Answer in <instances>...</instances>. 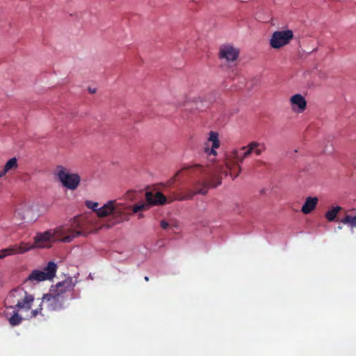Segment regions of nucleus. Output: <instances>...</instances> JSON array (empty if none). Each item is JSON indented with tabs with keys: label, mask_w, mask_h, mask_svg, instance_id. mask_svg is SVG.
<instances>
[{
	"label": "nucleus",
	"mask_w": 356,
	"mask_h": 356,
	"mask_svg": "<svg viewBox=\"0 0 356 356\" xmlns=\"http://www.w3.org/2000/svg\"><path fill=\"white\" fill-rule=\"evenodd\" d=\"M161 228L166 229L168 227V222L165 220L161 221Z\"/></svg>",
	"instance_id": "obj_22"
},
{
	"label": "nucleus",
	"mask_w": 356,
	"mask_h": 356,
	"mask_svg": "<svg viewBox=\"0 0 356 356\" xmlns=\"http://www.w3.org/2000/svg\"><path fill=\"white\" fill-rule=\"evenodd\" d=\"M318 201V200H317L316 197H307L303 207H302V212H303L305 214H308L314 211V208L316 207Z\"/></svg>",
	"instance_id": "obj_14"
},
{
	"label": "nucleus",
	"mask_w": 356,
	"mask_h": 356,
	"mask_svg": "<svg viewBox=\"0 0 356 356\" xmlns=\"http://www.w3.org/2000/svg\"><path fill=\"white\" fill-rule=\"evenodd\" d=\"M238 49L231 44H222L220 47L218 58L227 62H232L237 60Z\"/></svg>",
	"instance_id": "obj_10"
},
{
	"label": "nucleus",
	"mask_w": 356,
	"mask_h": 356,
	"mask_svg": "<svg viewBox=\"0 0 356 356\" xmlns=\"http://www.w3.org/2000/svg\"><path fill=\"white\" fill-rule=\"evenodd\" d=\"M139 218H143V215H142V213H140V214H139Z\"/></svg>",
	"instance_id": "obj_29"
},
{
	"label": "nucleus",
	"mask_w": 356,
	"mask_h": 356,
	"mask_svg": "<svg viewBox=\"0 0 356 356\" xmlns=\"http://www.w3.org/2000/svg\"><path fill=\"white\" fill-rule=\"evenodd\" d=\"M40 311H42L41 307L36 309L35 310H32V312H31L32 316L35 317L38 314H40Z\"/></svg>",
	"instance_id": "obj_21"
},
{
	"label": "nucleus",
	"mask_w": 356,
	"mask_h": 356,
	"mask_svg": "<svg viewBox=\"0 0 356 356\" xmlns=\"http://www.w3.org/2000/svg\"><path fill=\"white\" fill-rule=\"evenodd\" d=\"M54 175L60 180L61 186L70 191H75L80 184V176L77 173L71 172L63 165L56 166Z\"/></svg>",
	"instance_id": "obj_7"
},
{
	"label": "nucleus",
	"mask_w": 356,
	"mask_h": 356,
	"mask_svg": "<svg viewBox=\"0 0 356 356\" xmlns=\"http://www.w3.org/2000/svg\"><path fill=\"white\" fill-rule=\"evenodd\" d=\"M290 103H291L292 109L296 111L298 108V112L302 113L307 108V102L303 96L300 94H296L290 98Z\"/></svg>",
	"instance_id": "obj_13"
},
{
	"label": "nucleus",
	"mask_w": 356,
	"mask_h": 356,
	"mask_svg": "<svg viewBox=\"0 0 356 356\" xmlns=\"http://www.w3.org/2000/svg\"><path fill=\"white\" fill-rule=\"evenodd\" d=\"M182 172H185L188 175L193 174L199 175V179L194 181L193 190L188 191L186 195L184 196L176 197L175 198L170 197L168 199L160 192H157L156 193L152 192H146V193H145V197H146L147 202L149 204L156 206H163L166 203H171L174 201L191 200L197 194L205 195L209 191V188H216L221 184L220 178H219L216 172L208 171L206 168L198 165L195 166L182 168V169L177 171V174L175 175V177L170 179V184H173L178 175Z\"/></svg>",
	"instance_id": "obj_1"
},
{
	"label": "nucleus",
	"mask_w": 356,
	"mask_h": 356,
	"mask_svg": "<svg viewBox=\"0 0 356 356\" xmlns=\"http://www.w3.org/2000/svg\"><path fill=\"white\" fill-rule=\"evenodd\" d=\"M15 168H17V159H16V158H13L6 163L3 170H6V171H10Z\"/></svg>",
	"instance_id": "obj_19"
},
{
	"label": "nucleus",
	"mask_w": 356,
	"mask_h": 356,
	"mask_svg": "<svg viewBox=\"0 0 356 356\" xmlns=\"http://www.w3.org/2000/svg\"><path fill=\"white\" fill-rule=\"evenodd\" d=\"M20 206H22V207H25V208L29 209V207H28L27 205H26L25 204H22V205H20Z\"/></svg>",
	"instance_id": "obj_26"
},
{
	"label": "nucleus",
	"mask_w": 356,
	"mask_h": 356,
	"mask_svg": "<svg viewBox=\"0 0 356 356\" xmlns=\"http://www.w3.org/2000/svg\"><path fill=\"white\" fill-rule=\"evenodd\" d=\"M241 148L248 153L254 154L257 156H259L266 150V145L264 143L252 141L247 146H243Z\"/></svg>",
	"instance_id": "obj_12"
},
{
	"label": "nucleus",
	"mask_w": 356,
	"mask_h": 356,
	"mask_svg": "<svg viewBox=\"0 0 356 356\" xmlns=\"http://www.w3.org/2000/svg\"><path fill=\"white\" fill-rule=\"evenodd\" d=\"M145 281L146 282H149V277L147 276H145V278H144Z\"/></svg>",
	"instance_id": "obj_27"
},
{
	"label": "nucleus",
	"mask_w": 356,
	"mask_h": 356,
	"mask_svg": "<svg viewBox=\"0 0 356 356\" xmlns=\"http://www.w3.org/2000/svg\"><path fill=\"white\" fill-rule=\"evenodd\" d=\"M90 231L85 229L80 222V218H75L71 227H60L55 230H49L43 233L37 234L34 237V245L31 249L34 248H44L49 247V243L53 241H60L63 243H70L73 239L80 236H86ZM27 244V243H24Z\"/></svg>",
	"instance_id": "obj_2"
},
{
	"label": "nucleus",
	"mask_w": 356,
	"mask_h": 356,
	"mask_svg": "<svg viewBox=\"0 0 356 356\" xmlns=\"http://www.w3.org/2000/svg\"><path fill=\"white\" fill-rule=\"evenodd\" d=\"M8 171H6V170H3L1 171H0V178H2L3 177L4 175H6V172H8Z\"/></svg>",
	"instance_id": "obj_23"
},
{
	"label": "nucleus",
	"mask_w": 356,
	"mask_h": 356,
	"mask_svg": "<svg viewBox=\"0 0 356 356\" xmlns=\"http://www.w3.org/2000/svg\"><path fill=\"white\" fill-rule=\"evenodd\" d=\"M15 212H17V213H18V215H21V214H20V208H19V207H18V208L17 209V211H15Z\"/></svg>",
	"instance_id": "obj_25"
},
{
	"label": "nucleus",
	"mask_w": 356,
	"mask_h": 356,
	"mask_svg": "<svg viewBox=\"0 0 356 356\" xmlns=\"http://www.w3.org/2000/svg\"><path fill=\"white\" fill-rule=\"evenodd\" d=\"M57 266L54 261H50L44 270H34L28 276L27 280L42 282L44 280H51L55 276Z\"/></svg>",
	"instance_id": "obj_8"
},
{
	"label": "nucleus",
	"mask_w": 356,
	"mask_h": 356,
	"mask_svg": "<svg viewBox=\"0 0 356 356\" xmlns=\"http://www.w3.org/2000/svg\"><path fill=\"white\" fill-rule=\"evenodd\" d=\"M34 300V297L28 294L23 288H15L8 293L5 300L6 307L19 311H28Z\"/></svg>",
	"instance_id": "obj_6"
},
{
	"label": "nucleus",
	"mask_w": 356,
	"mask_h": 356,
	"mask_svg": "<svg viewBox=\"0 0 356 356\" xmlns=\"http://www.w3.org/2000/svg\"><path fill=\"white\" fill-rule=\"evenodd\" d=\"M32 248V246L29 244H25L22 242L19 245H15L11 248H6L0 251V259L4 258L8 255H13L15 254H23Z\"/></svg>",
	"instance_id": "obj_11"
},
{
	"label": "nucleus",
	"mask_w": 356,
	"mask_h": 356,
	"mask_svg": "<svg viewBox=\"0 0 356 356\" xmlns=\"http://www.w3.org/2000/svg\"><path fill=\"white\" fill-rule=\"evenodd\" d=\"M86 206L95 212L97 216L99 218L111 216V226L128 221L130 218L131 207L116 200H109L101 207H99V203L96 202L88 201Z\"/></svg>",
	"instance_id": "obj_4"
},
{
	"label": "nucleus",
	"mask_w": 356,
	"mask_h": 356,
	"mask_svg": "<svg viewBox=\"0 0 356 356\" xmlns=\"http://www.w3.org/2000/svg\"><path fill=\"white\" fill-rule=\"evenodd\" d=\"M154 206L153 204H149L148 202L144 203L142 202L140 204H136L132 207V212L136 213L140 211H146L149 209L150 207Z\"/></svg>",
	"instance_id": "obj_16"
},
{
	"label": "nucleus",
	"mask_w": 356,
	"mask_h": 356,
	"mask_svg": "<svg viewBox=\"0 0 356 356\" xmlns=\"http://www.w3.org/2000/svg\"><path fill=\"white\" fill-rule=\"evenodd\" d=\"M214 149L215 148L211 147V154H212L213 155H216V151H215Z\"/></svg>",
	"instance_id": "obj_24"
},
{
	"label": "nucleus",
	"mask_w": 356,
	"mask_h": 356,
	"mask_svg": "<svg viewBox=\"0 0 356 356\" xmlns=\"http://www.w3.org/2000/svg\"><path fill=\"white\" fill-rule=\"evenodd\" d=\"M196 108L200 109V110L202 109V107H199V106H197Z\"/></svg>",
	"instance_id": "obj_30"
},
{
	"label": "nucleus",
	"mask_w": 356,
	"mask_h": 356,
	"mask_svg": "<svg viewBox=\"0 0 356 356\" xmlns=\"http://www.w3.org/2000/svg\"><path fill=\"white\" fill-rule=\"evenodd\" d=\"M89 91H90V92H91V93H95V90H92V89H90V88L89 89Z\"/></svg>",
	"instance_id": "obj_28"
},
{
	"label": "nucleus",
	"mask_w": 356,
	"mask_h": 356,
	"mask_svg": "<svg viewBox=\"0 0 356 356\" xmlns=\"http://www.w3.org/2000/svg\"><path fill=\"white\" fill-rule=\"evenodd\" d=\"M293 38L291 30L275 31L270 39V45L271 48L278 49L290 43Z\"/></svg>",
	"instance_id": "obj_9"
},
{
	"label": "nucleus",
	"mask_w": 356,
	"mask_h": 356,
	"mask_svg": "<svg viewBox=\"0 0 356 356\" xmlns=\"http://www.w3.org/2000/svg\"><path fill=\"white\" fill-rule=\"evenodd\" d=\"M342 222L344 224H349L352 227H355L356 226V216L354 217H352L350 216H346V217L343 218Z\"/></svg>",
	"instance_id": "obj_20"
},
{
	"label": "nucleus",
	"mask_w": 356,
	"mask_h": 356,
	"mask_svg": "<svg viewBox=\"0 0 356 356\" xmlns=\"http://www.w3.org/2000/svg\"><path fill=\"white\" fill-rule=\"evenodd\" d=\"M250 155H252V154L245 152V150L242 149L241 147L234 149L232 151V153H231V154L228 156V157L227 158V161H225V165H227V168L229 172L222 171L220 170V171H216L211 169V168L208 166H203L200 164L197 165L207 169V170H208L209 172L216 173V175H218V177H220L219 173H223L225 174V176L229 175L230 177H232V179H234L238 177V175L240 174V163H242L243 160L249 157ZM195 165H197V164L187 167H194Z\"/></svg>",
	"instance_id": "obj_5"
},
{
	"label": "nucleus",
	"mask_w": 356,
	"mask_h": 356,
	"mask_svg": "<svg viewBox=\"0 0 356 356\" xmlns=\"http://www.w3.org/2000/svg\"><path fill=\"white\" fill-rule=\"evenodd\" d=\"M76 283L72 277H68L51 286L49 293L44 295L43 302L51 311L63 310L73 298L70 292L73 291Z\"/></svg>",
	"instance_id": "obj_3"
},
{
	"label": "nucleus",
	"mask_w": 356,
	"mask_h": 356,
	"mask_svg": "<svg viewBox=\"0 0 356 356\" xmlns=\"http://www.w3.org/2000/svg\"><path fill=\"white\" fill-rule=\"evenodd\" d=\"M19 310H15L13 311V314L11 315L10 318H8V321H10V324L13 326H17L19 324H20L21 321H22V318L19 316L18 312Z\"/></svg>",
	"instance_id": "obj_17"
},
{
	"label": "nucleus",
	"mask_w": 356,
	"mask_h": 356,
	"mask_svg": "<svg viewBox=\"0 0 356 356\" xmlns=\"http://www.w3.org/2000/svg\"><path fill=\"white\" fill-rule=\"evenodd\" d=\"M341 211V207H333V208L327 211L325 213V218L328 221H334L335 220L336 216H337L338 212Z\"/></svg>",
	"instance_id": "obj_15"
},
{
	"label": "nucleus",
	"mask_w": 356,
	"mask_h": 356,
	"mask_svg": "<svg viewBox=\"0 0 356 356\" xmlns=\"http://www.w3.org/2000/svg\"><path fill=\"white\" fill-rule=\"evenodd\" d=\"M209 141L213 143V148H218L219 147V140H218V134L217 132H214L211 131L210 132V136H209Z\"/></svg>",
	"instance_id": "obj_18"
}]
</instances>
